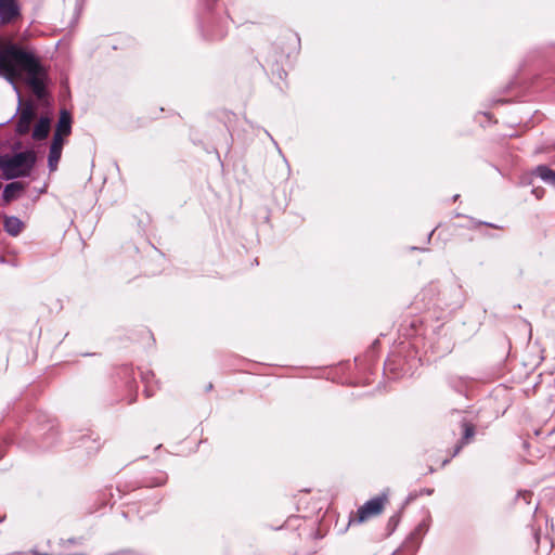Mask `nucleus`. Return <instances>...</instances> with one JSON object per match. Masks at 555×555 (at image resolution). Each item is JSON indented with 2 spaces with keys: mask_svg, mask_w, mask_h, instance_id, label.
Listing matches in <instances>:
<instances>
[{
  "mask_svg": "<svg viewBox=\"0 0 555 555\" xmlns=\"http://www.w3.org/2000/svg\"><path fill=\"white\" fill-rule=\"evenodd\" d=\"M72 131V116L70 114L63 109L61 111L60 118L56 125L55 132L53 134L54 138L63 139L64 135H68Z\"/></svg>",
  "mask_w": 555,
  "mask_h": 555,
  "instance_id": "0eeeda50",
  "label": "nucleus"
},
{
  "mask_svg": "<svg viewBox=\"0 0 555 555\" xmlns=\"http://www.w3.org/2000/svg\"><path fill=\"white\" fill-rule=\"evenodd\" d=\"M50 131V119L48 117H41L36 124L33 130V138L35 140H43L48 137Z\"/></svg>",
  "mask_w": 555,
  "mask_h": 555,
  "instance_id": "6e6552de",
  "label": "nucleus"
},
{
  "mask_svg": "<svg viewBox=\"0 0 555 555\" xmlns=\"http://www.w3.org/2000/svg\"><path fill=\"white\" fill-rule=\"evenodd\" d=\"M63 144V139H57L53 137L48 157V166L51 171L55 170L57 167L59 160L62 155Z\"/></svg>",
  "mask_w": 555,
  "mask_h": 555,
  "instance_id": "423d86ee",
  "label": "nucleus"
},
{
  "mask_svg": "<svg viewBox=\"0 0 555 555\" xmlns=\"http://www.w3.org/2000/svg\"><path fill=\"white\" fill-rule=\"evenodd\" d=\"M36 163V155L33 151L18 152L13 156L0 158V169L8 180L27 177Z\"/></svg>",
  "mask_w": 555,
  "mask_h": 555,
  "instance_id": "f03ea898",
  "label": "nucleus"
},
{
  "mask_svg": "<svg viewBox=\"0 0 555 555\" xmlns=\"http://www.w3.org/2000/svg\"><path fill=\"white\" fill-rule=\"evenodd\" d=\"M23 72L27 74V83L36 96L43 98L46 72L39 60L15 44L3 49L0 52V73L4 78L13 83Z\"/></svg>",
  "mask_w": 555,
  "mask_h": 555,
  "instance_id": "f257e3e1",
  "label": "nucleus"
},
{
  "mask_svg": "<svg viewBox=\"0 0 555 555\" xmlns=\"http://www.w3.org/2000/svg\"><path fill=\"white\" fill-rule=\"evenodd\" d=\"M535 540H537V543H539V535L535 534Z\"/></svg>",
  "mask_w": 555,
  "mask_h": 555,
  "instance_id": "2eb2a0df",
  "label": "nucleus"
},
{
  "mask_svg": "<svg viewBox=\"0 0 555 555\" xmlns=\"http://www.w3.org/2000/svg\"><path fill=\"white\" fill-rule=\"evenodd\" d=\"M475 435V427L472 424L465 423L464 424V435L461 443L455 448L453 456H455L463 444H465L473 436Z\"/></svg>",
  "mask_w": 555,
  "mask_h": 555,
  "instance_id": "f8f14e48",
  "label": "nucleus"
},
{
  "mask_svg": "<svg viewBox=\"0 0 555 555\" xmlns=\"http://www.w3.org/2000/svg\"><path fill=\"white\" fill-rule=\"evenodd\" d=\"M2 520H3V519H2V518H0V522H1Z\"/></svg>",
  "mask_w": 555,
  "mask_h": 555,
  "instance_id": "f3484780",
  "label": "nucleus"
},
{
  "mask_svg": "<svg viewBox=\"0 0 555 555\" xmlns=\"http://www.w3.org/2000/svg\"><path fill=\"white\" fill-rule=\"evenodd\" d=\"M386 501V498L384 496H376L367 502H365L359 509H358V519L360 522L377 516L382 513L384 508V503Z\"/></svg>",
  "mask_w": 555,
  "mask_h": 555,
  "instance_id": "7ed1b4c3",
  "label": "nucleus"
},
{
  "mask_svg": "<svg viewBox=\"0 0 555 555\" xmlns=\"http://www.w3.org/2000/svg\"><path fill=\"white\" fill-rule=\"evenodd\" d=\"M215 1H216V0H207V2H209V3H210V2H215Z\"/></svg>",
  "mask_w": 555,
  "mask_h": 555,
  "instance_id": "dca6fc26",
  "label": "nucleus"
},
{
  "mask_svg": "<svg viewBox=\"0 0 555 555\" xmlns=\"http://www.w3.org/2000/svg\"><path fill=\"white\" fill-rule=\"evenodd\" d=\"M23 190V184L21 182H12L4 186L3 190V199L5 202H11L15 198L16 193Z\"/></svg>",
  "mask_w": 555,
  "mask_h": 555,
  "instance_id": "9b49d317",
  "label": "nucleus"
},
{
  "mask_svg": "<svg viewBox=\"0 0 555 555\" xmlns=\"http://www.w3.org/2000/svg\"><path fill=\"white\" fill-rule=\"evenodd\" d=\"M533 175L538 178H540L543 182L555 186V171L548 168L545 165L538 166Z\"/></svg>",
  "mask_w": 555,
  "mask_h": 555,
  "instance_id": "1a4fd4ad",
  "label": "nucleus"
},
{
  "mask_svg": "<svg viewBox=\"0 0 555 555\" xmlns=\"http://www.w3.org/2000/svg\"><path fill=\"white\" fill-rule=\"evenodd\" d=\"M21 15L17 0H0V23L10 24Z\"/></svg>",
  "mask_w": 555,
  "mask_h": 555,
  "instance_id": "39448f33",
  "label": "nucleus"
},
{
  "mask_svg": "<svg viewBox=\"0 0 555 555\" xmlns=\"http://www.w3.org/2000/svg\"><path fill=\"white\" fill-rule=\"evenodd\" d=\"M522 495H524V499L527 501V499L530 498L531 494L529 492L525 491L522 493Z\"/></svg>",
  "mask_w": 555,
  "mask_h": 555,
  "instance_id": "4468645a",
  "label": "nucleus"
},
{
  "mask_svg": "<svg viewBox=\"0 0 555 555\" xmlns=\"http://www.w3.org/2000/svg\"><path fill=\"white\" fill-rule=\"evenodd\" d=\"M3 227L7 233L16 236L22 231L23 222L17 217H5Z\"/></svg>",
  "mask_w": 555,
  "mask_h": 555,
  "instance_id": "9d476101",
  "label": "nucleus"
},
{
  "mask_svg": "<svg viewBox=\"0 0 555 555\" xmlns=\"http://www.w3.org/2000/svg\"><path fill=\"white\" fill-rule=\"evenodd\" d=\"M532 193L535 195L537 198H541L543 196L544 191L540 189H533Z\"/></svg>",
  "mask_w": 555,
  "mask_h": 555,
  "instance_id": "ddd939ff",
  "label": "nucleus"
},
{
  "mask_svg": "<svg viewBox=\"0 0 555 555\" xmlns=\"http://www.w3.org/2000/svg\"><path fill=\"white\" fill-rule=\"evenodd\" d=\"M35 116L36 112L34 105L29 102L25 103L21 108L16 122V132L21 135L28 133Z\"/></svg>",
  "mask_w": 555,
  "mask_h": 555,
  "instance_id": "20e7f679",
  "label": "nucleus"
}]
</instances>
